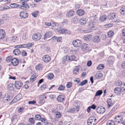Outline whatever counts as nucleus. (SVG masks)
Instances as JSON below:
<instances>
[{
    "label": "nucleus",
    "mask_w": 125,
    "mask_h": 125,
    "mask_svg": "<svg viewBox=\"0 0 125 125\" xmlns=\"http://www.w3.org/2000/svg\"><path fill=\"white\" fill-rule=\"evenodd\" d=\"M88 28L86 30V32H89L92 31L93 30H95L97 29L94 27V24L93 22L91 21L89 22L87 26Z\"/></svg>",
    "instance_id": "1"
},
{
    "label": "nucleus",
    "mask_w": 125,
    "mask_h": 125,
    "mask_svg": "<svg viewBox=\"0 0 125 125\" xmlns=\"http://www.w3.org/2000/svg\"><path fill=\"white\" fill-rule=\"evenodd\" d=\"M41 34L37 32L33 34L32 36V39L35 41L40 40L42 37Z\"/></svg>",
    "instance_id": "2"
},
{
    "label": "nucleus",
    "mask_w": 125,
    "mask_h": 125,
    "mask_svg": "<svg viewBox=\"0 0 125 125\" xmlns=\"http://www.w3.org/2000/svg\"><path fill=\"white\" fill-rule=\"evenodd\" d=\"M72 43L73 46L74 47L77 48L80 47L82 43L81 41L78 39L74 40L73 41Z\"/></svg>",
    "instance_id": "3"
},
{
    "label": "nucleus",
    "mask_w": 125,
    "mask_h": 125,
    "mask_svg": "<svg viewBox=\"0 0 125 125\" xmlns=\"http://www.w3.org/2000/svg\"><path fill=\"white\" fill-rule=\"evenodd\" d=\"M96 119L94 117H91L89 118L87 121V124L88 125H94L96 122Z\"/></svg>",
    "instance_id": "4"
},
{
    "label": "nucleus",
    "mask_w": 125,
    "mask_h": 125,
    "mask_svg": "<svg viewBox=\"0 0 125 125\" xmlns=\"http://www.w3.org/2000/svg\"><path fill=\"white\" fill-rule=\"evenodd\" d=\"M22 95L21 94H18L14 98V99L10 103V104L12 103H14L17 101L20 100L21 98Z\"/></svg>",
    "instance_id": "5"
},
{
    "label": "nucleus",
    "mask_w": 125,
    "mask_h": 125,
    "mask_svg": "<svg viewBox=\"0 0 125 125\" xmlns=\"http://www.w3.org/2000/svg\"><path fill=\"white\" fill-rule=\"evenodd\" d=\"M105 110V108L101 106L98 107L96 109L97 112L98 113L100 114L103 113Z\"/></svg>",
    "instance_id": "6"
},
{
    "label": "nucleus",
    "mask_w": 125,
    "mask_h": 125,
    "mask_svg": "<svg viewBox=\"0 0 125 125\" xmlns=\"http://www.w3.org/2000/svg\"><path fill=\"white\" fill-rule=\"evenodd\" d=\"M23 83L22 82L18 81H15V86L16 89H20L22 86Z\"/></svg>",
    "instance_id": "7"
},
{
    "label": "nucleus",
    "mask_w": 125,
    "mask_h": 125,
    "mask_svg": "<svg viewBox=\"0 0 125 125\" xmlns=\"http://www.w3.org/2000/svg\"><path fill=\"white\" fill-rule=\"evenodd\" d=\"M114 119L115 122L120 123L123 121V118L122 116L118 115L115 117Z\"/></svg>",
    "instance_id": "8"
},
{
    "label": "nucleus",
    "mask_w": 125,
    "mask_h": 125,
    "mask_svg": "<svg viewBox=\"0 0 125 125\" xmlns=\"http://www.w3.org/2000/svg\"><path fill=\"white\" fill-rule=\"evenodd\" d=\"M20 15L21 18H25L28 16V14L25 11H21Z\"/></svg>",
    "instance_id": "9"
},
{
    "label": "nucleus",
    "mask_w": 125,
    "mask_h": 125,
    "mask_svg": "<svg viewBox=\"0 0 125 125\" xmlns=\"http://www.w3.org/2000/svg\"><path fill=\"white\" fill-rule=\"evenodd\" d=\"M107 102L108 105V108H109L113 106L115 103V101L112 100L111 99H108Z\"/></svg>",
    "instance_id": "10"
},
{
    "label": "nucleus",
    "mask_w": 125,
    "mask_h": 125,
    "mask_svg": "<svg viewBox=\"0 0 125 125\" xmlns=\"http://www.w3.org/2000/svg\"><path fill=\"white\" fill-rule=\"evenodd\" d=\"M11 63L13 66H16L19 63L18 60L17 58H14L11 60Z\"/></svg>",
    "instance_id": "11"
},
{
    "label": "nucleus",
    "mask_w": 125,
    "mask_h": 125,
    "mask_svg": "<svg viewBox=\"0 0 125 125\" xmlns=\"http://www.w3.org/2000/svg\"><path fill=\"white\" fill-rule=\"evenodd\" d=\"M42 60L45 62H48L51 60L50 57L48 55H45L43 57Z\"/></svg>",
    "instance_id": "12"
},
{
    "label": "nucleus",
    "mask_w": 125,
    "mask_h": 125,
    "mask_svg": "<svg viewBox=\"0 0 125 125\" xmlns=\"http://www.w3.org/2000/svg\"><path fill=\"white\" fill-rule=\"evenodd\" d=\"M52 35L51 31H49L47 32L44 35V40H45L47 38L50 37Z\"/></svg>",
    "instance_id": "13"
},
{
    "label": "nucleus",
    "mask_w": 125,
    "mask_h": 125,
    "mask_svg": "<svg viewBox=\"0 0 125 125\" xmlns=\"http://www.w3.org/2000/svg\"><path fill=\"white\" fill-rule=\"evenodd\" d=\"M65 97L63 95H59L57 97V100L59 102H62L65 100Z\"/></svg>",
    "instance_id": "14"
},
{
    "label": "nucleus",
    "mask_w": 125,
    "mask_h": 125,
    "mask_svg": "<svg viewBox=\"0 0 125 125\" xmlns=\"http://www.w3.org/2000/svg\"><path fill=\"white\" fill-rule=\"evenodd\" d=\"M5 33L4 31L2 29H0V40L3 39L5 35Z\"/></svg>",
    "instance_id": "15"
},
{
    "label": "nucleus",
    "mask_w": 125,
    "mask_h": 125,
    "mask_svg": "<svg viewBox=\"0 0 125 125\" xmlns=\"http://www.w3.org/2000/svg\"><path fill=\"white\" fill-rule=\"evenodd\" d=\"M81 25H85L86 24V19L85 18H81L79 21Z\"/></svg>",
    "instance_id": "16"
},
{
    "label": "nucleus",
    "mask_w": 125,
    "mask_h": 125,
    "mask_svg": "<svg viewBox=\"0 0 125 125\" xmlns=\"http://www.w3.org/2000/svg\"><path fill=\"white\" fill-rule=\"evenodd\" d=\"M114 91L116 94L119 95L121 93V90L120 88L119 87H116Z\"/></svg>",
    "instance_id": "17"
},
{
    "label": "nucleus",
    "mask_w": 125,
    "mask_h": 125,
    "mask_svg": "<svg viewBox=\"0 0 125 125\" xmlns=\"http://www.w3.org/2000/svg\"><path fill=\"white\" fill-rule=\"evenodd\" d=\"M108 18L109 20H112L114 18L115 16V14L114 13H110L108 15Z\"/></svg>",
    "instance_id": "18"
},
{
    "label": "nucleus",
    "mask_w": 125,
    "mask_h": 125,
    "mask_svg": "<svg viewBox=\"0 0 125 125\" xmlns=\"http://www.w3.org/2000/svg\"><path fill=\"white\" fill-rule=\"evenodd\" d=\"M18 39V37L16 36H13L10 38V40L12 43L16 42Z\"/></svg>",
    "instance_id": "19"
},
{
    "label": "nucleus",
    "mask_w": 125,
    "mask_h": 125,
    "mask_svg": "<svg viewBox=\"0 0 125 125\" xmlns=\"http://www.w3.org/2000/svg\"><path fill=\"white\" fill-rule=\"evenodd\" d=\"M84 13V11L83 10H79L77 11V14L80 16L83 15Z\"/></svg>",
    "instance_id": "20"
},
{
    "label": "nucleus",
    "mask_w": 125,
    "mask_h": 125,
    "mask_svg": "<svg viewBox=\"0 0 125 125\" xmlns=\"http://www.w3.org/2000/svg\"><path fill=\"white\" fill-rule=\"evenodd\" d=\"M57 31L60 34H65L66 33L67 30L63 29H60L57 30Z\"/></svg>",
    "instance_id": "21"
},
{
    "label": "nucleus",
    "mask_w": 125,
    "mask_h": 125,
    "mask_svg": "<svg viewBox=\"0 0 125 125\" xmlns=\"http://www.w3.org/2000/svg\"><path fill=\"white\" fill-rule=\"evenodd\" d=\"M100 40V39L98 36H96L94 37L93 41L94 42L98 43L99 42Z\"/></svg>",
    "instance_id": "22"
},
{
    "label": "nucleus",
    "mask_w": 125,
    "mask_h": 125,
    "mask_svg": "<svg viewBox=\"0 0 125 125\" xmlns=\"http://www.w3.org/2000/svg\"><path fill=\"white\" fill-rule=\"evenodd\" d=\"M103 76V74L100 72H98L95 74V77L97 79H99Z\"/></svg>",
    "instance_id": "23"
},
{
    "label": "nucleus",
    "mask_w": 125,
    "mask_h": 125,
    "mask_svg": "<svg viewBox=\"0 0 125 125\" xmlns=\"http://www.w3.org/2000/svg\"><path fill=\"white\" fill-rule=\"evenodd\" d=\"M13 85L12 83H10L7 86V90L9 91H11L13 90Z\"/></svg>",
    "instance_id": "24"
},
{
    "label": "nucleus",
    "mask_w": 125,
    "mask_h": 125,
    "mask_svg": "<svg viewBox=\"0 0 125 125\" xmlns=\"http://www.w3.org/2000/svg\"><path fill=\"white\" fill-rule=\"evenodd\" d=\"M79 109V107L78 106H77L75 107V108L73 107L71 108L70 109L71 112L76 111L78 112Z\"/></svg>",
    "instance_id": "25"
},
{
    "label": "nucleus",
    "mask_w": 125,
    "mask_h": 125,
    "mask_svg": "<svg viewBox=\"0 0 125 125\" xmlns=\"http://www.w3.org/2000/svg\"><path fill=\"white\" fill-rule=\"evenodd\" d=\"M13 52L15 55H18L20 54L21 52L19 49H16L13 50Z\"/></svg>",
    "instance_id": "26"
},
{
    "label": "nucleus",
    "mask_w": 125,
    "mask_h": 125,
    "mask_svg": "<svg viewBox=\"0 0 125 125\" xmlns=\"http://www.w3.org/2000/svg\"><path fill=\"white\" fill-rule=\"evenodd\" d=\"M119 11L121 14L125 15V7H123L121 8Z\"/></svg>",
    "instance_id": "27"
},
{
    "label": "nucleus",
    "mask_w": 125,
    "mask_h": 125,
    "mask_svg": "<svg viewBox=\"0 0 125 125\" xmlns=\"http://www.w3.org/2000/svg\"><path fill=\"white\" fill-rule=\"evenodd\" d=\"M74 13V11L71 10L67 14V16L68 17L72 16L73 15Z\"/></svg>",
    "instance_id": "28"
},
{
    "label": "nucleus",
    "mask_w": 125,
    "mask_h": 125,
    "mask_svg": "<svg viewBox=\"0 0 125 125\" xmlns=\"http://www.w3.org/2000/svg\"><path fill=\"white\" fill-rule=\"evenodd\" d=\"M69 60V56H64L62 59V61L63 62V63H64L66 61H67Z\"/></svg>",
    "instance_id": "29"
},
{
    "label": "nucleus",
    "mask_w": 125,
    "mask_h": 125,
    "mask_svg": "<svg viewBox=\"0 0 125 125\" xmlns=\"http://www.w3.org/2000/svg\"><path fill=\"white\" fill-rule=\"evenodd\" d=\"M54 116L56 118H58L61 117V114L60 112H56L55 113Z\"/></svg>",
    "instance_id": "30"
},
{
    "label": "nucleus",
    "mask_w": 125,
    "mask_h": 125,
    "mask_svg": "<svg viewBox=\"0 0 125 125\" xmlns=\"http://www.w3.org/2000/svg\"><path fill=\"white\" fill-rule=\"evenodd\" d=\"M106 18L107 16L106 15H103L100 17V20L101 21L103 22L105 21Z\"/></svg>",
    "instance_id": "31"
},
{
    "label": "nucleus",
    "mask_w": 125,
    "mask_h": 125,
    "mask_svg": "<svg viewBox=\"0 0 125 125\" xmlns=\"http://www.w3.org/2000/svg\"><path fill=\"white\" fill-rule=\"evenodd\" d=\"M42 68V64H40L37 65L35 67L37 70H41Z\"/></svg>",
    "instance_id": "32"
},
{
    "label": "nucleus",
    "mask_w": 125,
    "mask_h": 125,
    "mask_svg": "<svg viewBox=\"0 0 125 125\" xmlns=\"http://www.w3.org/2000/svg\"><path fill=\"white\" fill-rule=\"evenodd\" d=\"M54 77V75L53 73H50L48 74L47 76V78L49 80L52 79Z\"/></svg>",
    "instance_id": "33"
},
{
    "label": "nucleus",
    "mask_w": 125,
    "mask_h": 125,
    "mask_svg": "<svg viewBox=\"0 0 125 125\" xmlns=\"http://www.w3.org/2000/svg\"><path fill=\"white\" fill-rule=\"evenodd\" d=\"M121 91L124 93H125V84L123 83V84L121 86Z\"/></svg>",
    "instance_id": "34"
},
{
    "label": "nucleus",
    "mask_w": 125,
    "mask_h": 125,
    "mask_svg": "<svg viewBox=\"0 0 125 125\" xmlns=\"http://www.w3.org/2000/svg\"><path fill=\"white\" fill-rule=\"evenodd\" d=\"M123 83L120 80H117L115 81V85L116 86H120L123 84Z\"/></svg>",
    "instance_id": "35"
},
{
    "label": "nucleus",
    "mask_w": 125,
    "mask_h": 125,
    "mask_svg": "<svg viewBox=\"0 0 125 125\" xmlns=\"http://www.w3.org/2000/svg\"><path fill=\"white\" fill-rule=\"evenodd\" d=\"M102 93L103 91L102 90H99L96 93L95 95V96H97L100 95Z\"/></svg>",
    "instance_id": "36"
},
{
    "label": "nucleus",
    "mask_w": 125,
    "mask_h": 125,
    "mask_svg": "<svg viewBox=\"0 0 125 125\" xmlns=\"http://www.w3.org/2000/svg\"><path fill=\"white\" fill-rule=\"evenodd\" d=\"M10 6L11 7L14 8H17L19 6V5L18 4L16 3H11Z\"/></svg>",
    "instance_id": "37"
},
{
    "label": "nucleus",
    "mask_w": 125,
    "mask_h": 125,
    "mask_svg": "<svg viewBox=\"0 0 125 125\" xmlns=\"http://www.w3.org/2000/svg\"><path fill=\"white\" fill-rule=\"evenodd\" d=\"M78 21V20L76 17L72 18L71 19L72 22L73 23H76Z\"/></svg>",
    "instance_id": "38"
},
{
    "label": "nucleus",
    "mask_w": 125,
    "mask_h": 125,
    "mask_svg": "<svg viewBox=\"0 0 125 125\" xmlns=\"http://www.w3.org/2000/svg\"><path fill=\"white\" fill-rule=\"evenodd\" d=\"M41 116L40 115L37 114L35 116L34 118L36 120H40L41 119Z\"/></svg>",
    "instance_id": "39"
},
{
    "label": "nucleus",
    "mask_w": 125,
    "mask_h": 125,
    "mask_svg": "<svg viewBox=\"0 0 125 125\" xmlns=\"http://www.w3.org/2000/svg\"><path fill=\"white\" fill-rule=\"evenodd\" d=\"M104 65L103 64H101L99 65L97 67V69L98 70H102L104 69Z\"/></svg>",
    "instance_id": "40"
},
{
    "label": "nucleus",
    "mask_w": 125,
    "mask_h": 125,
    "mask_svg": "<svg viewBox=\"0 0 125 125\" xmlns=\"http://www.w3.org/2000/svg\"><path fill=\"white\" fill-rule=\"evenodd\" d=\"M39 13V12L38 11H36L34 12H33L31 13L32 16L34 17H37L38 14Z\"/></svg>",
    "instance_id": "41"
},
{
    "label": "nucleus",
    "mask_w": 125,
    "mask_h": 125,
    "mask_svg": "<svg viewBox=\"0 0 125 125\" xmlns=\"http://www.w3.org/2000/svg\"><path fill=\"white\" fill-rule=\"evenodd\" d=\"M47 86L45 84L42 85L41 86V90L43 91L47 88Z\"/></svg>",
    "instance_id": "42"
},
{
    "label": "nucleus",
    "mask_w": 125,
    "mask_h": 125,
    "mask_svg": "<svg viewBox=\"0 0 125 125\" xmlns=\"http://www.w3.org/2000/svg\"><path fill=\"white\" fill-rule=\"evenodd\" d=\"M107 125H115V123L113 121H109L107 123Z\"/></svg>",
    "instance_id": "43"
},
{
    "label": "nucleus",
    "mask_w": 125,
    "mask_h": 125,
    "mask_svg": "<svg viewBox=\"0 0 125 125\" xmlns=\"http://www.w3.org/2000/svg\"><path fill=\"white\" fill-rule=\"evenodd\" d=\"M75 56L74 55H72L70 56H69V61H72L74 60L75 59Z\"/></svg>",
    "instance_id": "44"
},
{
    "label": "nucleus",
    "mask_w": 125,
    "mask_h": 125,
    "mask_svg": "<svg viewBox=\"0 0 125 125\" xmlns=\"http://www.w3.org/2000/svg\"><path fill=\"white\" fill-rule=\"evenodd\" d=\"M65 86L62 85H61L59 86L58 88V90H63L64 89Z\"/></svg>",
    "instance_id": "45"
},
{
    "label": "nucleus",
    "mask_w": 125,
    "mask_h": 125,
    "mask_svg": "<svg viewBox=\"0 0 125 125\" xmlns=\"http://www.w3.org/2000/svg\"><path fill=\"white\" fill-rule=\"evenodd\" d=\"M22 5L24 6V7H25L26 9L29 8V5L27 3H24V2H22Z\"/></svg>",
    "instance_id": "46"
},
{
    "label": "nucleus",
    "mask_w": 125,
    "mask_h": 125,
    "mask_svg": "<svg viewBox=\"0 0 125 125\" xmlns=\"http://www.w3.org/2000/svg\"><path fill=\"white\" fill-rule=\"evenodd\" d=\"M44 102V100L42 98H40V100L39 101V103L40 104H43Z\"/></svg>",
    "instance_id": "47"
},
{
    "label": "nucleus",
    "mask_w": 125,
    "mask_h": 125,
    "mask_svg": "<svg viewBox=\"0 0 125 125\" xmlns=\"http://www.w3.org/2000/svg\"><path fill=\"white\" fill-rule=\"evenodd\" d=\"M12 57L11 56H9L6 59V61L7 62H9L10 61L11 62V60L12 59Z\"/></svg>",
    "instance_id": "48"
},
{
    "label": "nucleus",
    "mask_w": 125,
    "mask_h": 125,
    "mask_svg": "<svg viewBox=\"0 0 125 125\" xmlns=\"http://www.w3.org/2000/svg\"><path fill=\"white\" fill-rule=\"evenodd\" d=\"M114 34V33L112 31H110L108 32V35L109 37H111Z\"/></svg>",
    "instance_id": "49"
},
{
    "label": "nucleus",
    "mask_w": 125,
    "mask_h": 125,
    "mask_svg": "<svg viewBox=\"0 0 125 125\" xmlns=\"http://www.w3.org/2000/svg\"><path fill=\"white\" fill-rule=\"evenodd\" d=\"M22 38L24 40H25L27 38V36L26 35V32H25L23 34L22 36Z\"/></svg>",
    "instance_id": "50"
},
{
    "label": "nucleus",
    "mask_w": 125,
    "mask_h": 125,
    "mask_svg": "<svg viewBox=\"0 0 125 125\" xmlns=\"http://www.w3.org/2000/svg\"><path fill=\"white\" fill-rule=\"evenodd\" d=\"M29 121L32 124H34L35 123V121L33 118H30L29 119Z\"/></svg>",
    "instance_id": "51"
},
{
    "label": "nucleus",
    "mask_w": 125,
    "mask_h": 125,
    "mask_svg": "<svg viewBox=\"0 0 125 125\" xmlns=\"http://www.w3.org/2000/svg\"><path fill=\"white\" fill-rule=\"evenodd\" d=\"M3 18L5 20H8L9 18L8 15H4L3 16Z\"/></svg>",
    "instance_id": "52"
},
{
    "label": "nucleus",
    "mask_w": 125,
    "mask_h": 125,
    "mask_svg": "<svg viewBox=\"0 0 125 125\" xmlns=\"http://www.w3.org/2000/svg\"><path fill=\"white\" fill-rule=\"evenodd\" d=\"M86 41L90 40H91L92 36L91 35H89L87 36H86Z\"/></svg>",
    "instance_id": "53"
},
{
    "label": "nucleus",
    "mask_w": 125,
    "mask_h": 125,
    "mask_svg": "<svg viewBox=\"0 0 125 125\" xmlns=\"http://www.w3.org/2000/svg\"><path fill=\"white\" fill-rule=\"evenodd\" d=\"M86 48V45L85 43L83 44L82 45L81 49L82 50L84 51Z\"/></svg>",
    "instance_id": "54"
},
{
    "label": "nucleus",
    "mask_w": 125,
    "mask_h": 125,
    "mask_svg": "<svg viewBox=\"0 0 125 125\" xmlns=\"http://www.w3.org/2000/svg\"><path fill=\"white\" fill-rule=\"evenodd\" d=\"M40 120L41 121V122L44 123H46V122L47 121L46 119V118H41Z\"/></svg>",
    "instance_id": "55"
},
{
    "label": "nucleus",
    "mask_w": 125,
    "mask_h": 125,
    "mask_svg": "<svg viewBox=\"0 0 125 125\" xmlns=\"http://www.w3.org/2000/svg\"><path fill=\"white\" fill-rule=\"evenodd\" d=\"M92 64V62L91 60L88 61L87 63V65L88 67L91 66Z\"/></svg>",
    "instance_id": "56"
},
{
    "label": "nucleus",
    "mask_w": 125,
    "mask_h": 125,
    "mask_svg": "<svg viewBox=\"0 0 125 125\" xmlns=\"http://www.w3.org/2000/svg\"><path fill=\"white\" fill-rule=\"evenodd\" d=\"M72 83L71 82H68L66 85V86L68 88H70L71 86Z\"/></svg>",
    "instance_id": "57"
},
{
    "label": "nucleus",
    "mask_w": 125,
    "mask_h": 125,
    "mask_svg": "<svg viewBox=\"0 0 125 125\" xmlns=\"http://www.w3.org/2000/svg\"><path fill=\"white\" fill-rule=\"evenodd\" d=\"M62 38L61 37H57L56 41L57 42H61Z\"/></svg>",
    "instance_id": "58"
},
{
    "label": "nucleus",
    "mask_w": 125,
    "mask_h": 125,
    "mask_svg": "<svg viewBox=\"0 0 125 125\" xmlns=\"http://www.w3.org/2000/svg\"><path fill=\"white\" fill-rule=\"evenodd\" d=\"M24 109V108L22 107H20L18 109V113H20Z\"/></svg>",
    "instance_id": "59"
},
{
    "label": "nucleus",
    "mask_w": 125,
    "mask_h": 125,
    "mask_svg": "<svg viewBox=\"0 0 125 125\" xmlns=\"http://www.w3.org/2000/svg\"><path fill=\"white\" fill-rule=\"evenodd\" d=\"M21 55L24 56H25L27 55V53L26 52L24 51H23L21 52Z\"/></svg>",
    "instance_id": "60"
},
{
    "label": "nucleus",
    "mask_w": 125,
    "mask_h": 125,
    "mask_svg": "<svg viewBox=\"0 0 125 125\" xmlns=\"http://www.w3.org/2000/svg\"><path fill=\"white\" fill-rule=\"evenodd\" d=\"M33 43H29L27 44V48H29V47H30L31 46L33 45Z\"/></svg>",
    "instance_id": "61"
},
{
    "label": "nucleus",
    "mask_w": 125,
    "mask_h": 125,
    "mask_svg": "<svg viewBox=\"0 0 125 125\" xmlns=\"http://www.w3.org/2000/svg\"><path fill=\"white\" fill-rule=\"evenodd\" d=\"M91 109H92L94 110L96 109V106L94 104H93L91 106H90Z\"/></svg>",
    "instance_id": "62"
},
{
    "label": "nucleus",
    "mask_w": 125,
    "mask_h": 125,
    "mask_svg": "<svg viewBox=\"0 0 125 125\" xmlns=\"http://www.w3.org/2000/svg\"><path fill=\"white\" fill-rule=\"evenodd\" d=\"M51 26L53 27H55L56 26V25L54 22L51 21Z\"/></svg>",
    "instance_id": "63"
},
{
    "label": "nucleus",
    "mask_w": 125,
    "mask_h": 125,
    "mask_svg": "<svg viewBox=\"0 0 125 125\" xmlns=\"http://www.w3.org/2000/svg\"><path fill=\"white\" fill-rule=\"evenodd\" d=\"M86 83V80L83 81L80 84L81 86L83 85Z\"/></svg>",
    "instance_id": "64"
}]
</instances>
